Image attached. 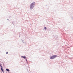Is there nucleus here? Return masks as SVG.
<instances>
[{
    "label": "nucleus",
    "instance_id": "nucleus-1",
    "mask_svg": "<svg viewBox=\"0 0 73 73\" xmlns=\"http://www.w3.org/2000/svg\"><path fill=\"white\" fill-rule=\"evenodd\" d=\"M35 4V2H33L30 5V8L31 9H33V7H34V5Z\"/></svg>",
    "mask_w": 73,
    "mask_h": 73
},
{
    "label": "nucleus",
    "instance_id": "nucleus-2",
    "mask_svg": "<svg viewBox=\"0 0 73 73\" xmlns=\"http://www.w3.org/2000/svg\"><path fill=\"white\" fill-rule=\"evenodd\" d=\"M57 57V55H53L51 56V57L50 58V59H54V58H56V57Z\"/></svg>",
    "mask_w": 73,
    "mask_h": 73
},
{
    "label": "nucleus",
    "instance_id": "nucleus-3",
    "mask_svg": "<svg viewBox=\"0 0 73 73\" xmlns=\"http://www.w3.org/2000/svg\"><path fill=\"white\" fill-rule=\"evenodd\" d=\"M22 57L23 58H24V59H25V58H26V57L24 56H22Z\"/></svg>",
    "mask_w": 73,
    "mask_h": 73
},
{
    "label": "nucleus",
    "instance_id": "nucleus-4",
    "mask_svg": "<svg viewBox=\"0 0 73 73\" xmlns=\"http://www.w3.org/2000/svg\"><path fill=\"white\" fill-rule=\"evenodd\" d=\"M6 70L7 72H9V70L8 68L6 69Z\"/></svg>",
    "mask_w": 73,
    "mask_h": 73
},
{
    "label": "nucleus",
    "instance_id": "nucleus-5",
    "mask_svg": "<svg viewBox=\"0 0 73 73\" xmlns=\"http://www.w3.org/2000/svg\"><path fill=\"white\" fill-rule=\"evenodd\" d=\"M44 29H46V27H44Z\"/></svg>",
    "mask_w": 73,
    "mask_h": 73
},
{
    "label": "nucleus",
    "instance_id": "nucleus-6",
    "mask_svg": "<svg viewBox=\"0 0 73 73\" xmlns=\"http://www.w3.org/2000/svg\"><path fill=\"white\" fill-rule=\"evenodd\" d=\"M1 70H2V71H3V68H1Z\"/></svg>",
    "mask_w": 73,
    "mask_h": 73
},
{
    "label": "nucleus",
    "instance_id": "nucleus-7",
    "mask_svg": "<svg viewBox=\"0 0 73 73\" xmlns=\"http://www.w3.org/2000/svg\"><path fill=\"white\" fill-rule=\"evenodd\" d=\"M0 66H1V68H3V67H2V66H1V65H0Z\"/></svg>",
    "mask_w": 73,
    "mask_h": 73
},
{
    "label": "nucleus",
    "instance_id": "nucleus-8",
    "mask_svg": "<svg viewBox=\"0 0 73 73\" xmlns=\"http://www.w3.org/2000/svg\"><path fill=\"white\" fill-rule=\"evenodd\" d=\"M6 54H8V52H6Z\"/></svg>",
    "mask_w": 73,
    "mask_h": 73
}]
</instances>
